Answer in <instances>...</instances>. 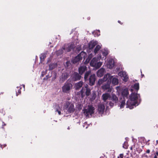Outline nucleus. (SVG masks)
<instances>
[{
	"label": "nucleus",
	"mask_w": 158,
	"mask_h": 158,
	"mask_svg": "<svg viewBox=\"0 0 158 158\" xmlns=\"http://www.w3.org/2000/svg\"><path fill=\"white\" fill-rule=\"evenodd\" d=\"M150 152V150L149 149H148L146 151V153H149Z\"/></svg>",
	"instance_id": "58836bf2"
},
{
	"label": "nucleus",
	"mask_w": 158,
	"mask_h": 158,
	"mask_svg": "<svg viewBox=\"0 0 158 158\" xmlns=\"http://www.w3.org/2000/svg\"><path fill=\"white\" fill-rule=\"evenodd\" d=\"M125 105V101L124 100L122 101L121 102V104L120 105V108L122 109L123 108L124 106Z\"/></svg>",
	"instance_id": "2f4dec72"
},
{
	"label": "nucleus",
	"mask_w": 158,
	"mask_h": 158,
	"mask_svg": "<svg viewBox=\"0 0 158 158\" xmlns=\"http://www.w3.org/2000/svg\"><path fill=\"white\" fill-rule=\"evenodd\" d=\"M102 53L103 56H106L108 54L109 52L107 49H104L102 50Z\"/></svg>",
	"instance_id": "cd10ccee"
},
{
	"label": "nucleus",
	"mask_w": 158,
	"mask_h": 158,
	"mask_svg": "<svg viewBox=\"0 0 158 158\" xmlns=\"http://www.w3.org/2000/svg\"><path fill=\"white\" fill-rule=\"evenodd\" d=\"M95 75L94 74L91 75L89 78V85H93L95 83Z\"/></svg>",
	"instance_id": "2eb2a0df"
},
{
	"label": "nucleus",
	"mask_w": 158,
	"mask_h": 158,
	"mask_svg": "<svg viewBox=\"0 0 158 158\" xmlns=\"http://www.w3.org/2000/svg\"><path fill=\"white\" fill-rule=\"evenodd\" d=\"M120 88L119 86H117L116 87V89L117 90V92H119Z\"/></svg>",
	"instance_id": "c9c22d12"
},
{
	"label": "nucleus",
	"mask_w": 158,
	"mask_h": 158,
	"mask_svg": "<svg viewBox=\"0 0 158 158\" xmlns=\"http://www.w3.org/2000/svg\"><path fill=\"white\" fill-rule=\"evenodd\" d=\"M69 76L68 74L67 73H62L60 77V81L63 82L66 80Z\"/></svg>",
	"instance_id": "a211bd4d"
},
{
	"label": "nucleus",
	"mask_w": 158,
	"mask_h": 158,
	"mask_svg": "<svg viewBox=\"0 0 158 158\" xmlns=\"http://www.w3.org/2000/svg\"><path fill=\"white\" fill-rule=\"evenodd\" d=\"M154 158H157V156L155 154L154 156Z\"/></svg>",
	"instance_id": "c03bdc74"
},
{
	"label": "nucleus",
	"mask_w": 158,
	"mask_h": 158,
	"mask_svg": "<svg viewBox=\"0 0 158 158\" xmlns=\"http://www.w3.org/2000/svg\"><path fill=\"white\" fill-rule=\"evenodd\" d=\"M102 99L104 102H106V101L108 99L110 100V95L108 93H106L102 94Z\"/></svg>",
	"instance_id": "4468645a"
},
{
	"label": "nucleus",
	"mask_w": 158,
	"mask_h": 158,
	"mask_svg": "<svg viewBox=\"0 0 158 158\" xmlns=\"http://www.w3.org/2000/svg\"><path fill=\"white\" fill-rule=\"evenodd\" d=\"M20 89H20H19L18 90V93H19V94H20V92H21Z\"/></svg>",
	"instance_id": "79ce46f5"
},
{
	"label": "nucleus",
	"mask_w": 158,
	"mask_h": 158,
	"mask_svg": "<svg viewBox=\"0 0 158 158\" xmlns=\"http://www.w3.org/2000/svg\"><path fill=\"white\" fill-rule=\"evenodd\" d=\"M87 70L86 67L84 65L81 66L78 68L79 73L81 75Z\"/></svg>",
	"instance_id": "dca6fc26"
},
{
	"label": "nucleus",
	"mask_w": 158,
	"mask_h": 158,
	"mask_svg": "<svg viewBox=\"0 0 158 158\" xmlns=\"http://www.w3.org/2000/svg\"><path fill=\"white\" fill-rule=\"evenodd\" d=\"M73 85L71 83L66 82L62 87V91L64 93H69Z\"/></svg>",
	"instance_id": "39448f33"
},
{
	"label": "nucleus",
	"mask_w": 158,
	"mask_h": 158,
	"mask_svg": "<svg viewBox=\"0 0 158 158\" xmlns=\"http://www.w3.org/2000/svg\"><path fill=\"white\" fill-rule=\"evenodd\" d=\"M111 76L112 77L111 81L112 80V83L113 85H118V78L115 77H113V76L111 75Z\"/></svg>",
	"instance_id": "aec40b11"
},
{
	"label": "nucleus",
	"mask_w": 158,
	"mask_h": 158,
	"mask_svg": "<svg viewBox=\"0 0 158 158\" xmlns=\"http://www.w3.org/2000/svg\"><path fill=\"white\" fill-rule=\"evenodd\" d=\"M97 44V41H91L89 44V48L90 49H92Z\"/></svg>",
	"instance_id": "6ab92c4d"
},
{
	"label": "nucleus",
	"mask_w": 158,
	"mask_h": 158,
	"mask_svg": "<svg viewBox=\"0 0 158 158\" xmlns=\"http://www.w3.org/2000/svg\"><path fill=\"white\" fill-rule=\"evenodd\" d=\"M110 101L109 102V105L110 106L112 107L114 105V104L118 102V99L117 96L114 94H112L110 95Z\"/></svg>",
	"instance_id": "6e6552de"
},
{
	"label": "nucleus",
	"mask_w": 158,
	"mask_h": 158,
	"mask_svg": "<svg viewBox=\"0 0 158 158\" xmlns=\"http://www.w3.org/2000/svg\"><path fill=\"white\" fill-rule=\"evenodd\" d=\"M92 56H93L91 53L89 55L88 58L86 59V60L85 62L84 63L85 64L88 63Z\"/></svg>",
	"instance_id": "a878e982"
},
{
	"label": "nucleus",
	"mask_w": 158,
	"mask_h": 158,
	"mask_svg": "<svg viewBox=\"0 0 158 158\" xmlns=\"http://www.w3.org/2000/svg\"><path fill=\"white\" fill-rule=\"evenodd\" d=\"M65 109L69 113H73L75 110L73 104L69 102H66L65 105Z\"/></svg>",
	"instance_id": "0eeeda50"
},
{
	"label": "nucleus",
	"mask_w": 158,
	"mask_h": 158,
	"mask_svg": "<svg viewBox=\"0 0 158 158\" xmlns=\"http://www.w3.org/2000/svg\"><path fill=\"white\" fill-rule=\"evenodd\" d=\"M95 109L92 106H88L86 108L83 110L84 113L87 117H89L95 112Z\"/></svg>",
	"instance_id": "7ed1b4c3"
},
{
	"label": "nucleus",
	"mask_w": 158,
	"mask_h": 158,
	"mask_svg": "<svg viewBox=\"0 0 158 158\" xmlns=\"http://www.w3.org/2000/svg\"><path fill=\"white\" fill-rule=\"evenodd\" d=\"M96 97V95L95 94H94V96H93V98H94V99Z\"/></svg>",
	"instance_id": "a19ab883"
},
{
	"label": "nucleus",
	"mask_w": 158,
	"mask_h": 158,
	"mask_svg": "<svg viewBox=\"0 0 158 158\" xmlns=\"http://www.w3.org/2000/svg\"><path fill=\"white\" fill-rule=\"evenodd\" d=\"M84 92L86 94L87 96H88L89 95L90 93V89L87 88V85L85 86V88H83L81 90V94L83 97Z\"/></svg>",
	"instance_id": "9b49d317"
},
{
	"label": "nucleus",
	"mask_w": 158,
	"mask_h": 158,
	"mask_svg": "<svg viewBox=\"0 0 158 158\" xmlns=\"http://www.w3.org/2000/svg\"><path fill=\"white\" fill-rule=\"evenodd\" d=\"M104 70V69L103 68L100 69L97 72V76L99 77H102L103 74Z\"/></svg>",
	"instance_id": "412c9836"
},
{
	"label": "nucleus",
	"mask_w": 158,
	"mask_h": 158,
	"mask_svg": "<svg viewBox=\"0 0 158 158\" xmlns=\"http://www.w3.org/2000/svg\"><path fill=\"white\" fill-rule=\"evenodd\" d=\"M62 51H63V50H59L57 52V53H59L60 54H61L63 53V52H62Z\"/></svg>",
	"instance_id": "e433bc0d"
},
{
	"label": "nucleus",
	"mask_w": 158,
	"mask_h": 158,
	"mask_svg": "<svg viewBox=\"0 0 158 158\" xmlns=\"http://www.w3.org/2000/svg\"><path fill=\"white\" fill-rule=\"evenodd\" d=\"M17 88H19V87H17Z\"/></svg>",
	"instance_id": "8fccbe9b"
},
{
	"label": "nucleus",
	"mask_w": 158,
	"mask_h": 158,
	"mask_svg": "<svg viewBox=\"0 0 158 158\" xmlns=\"http://www.w3.org/2000/svg\"><path fill=\"white\" fill-rule=\"evenodd\" d=\"M96 36H98L100 35V32L99 31H97L96 32Z\"/></svg>",
	"instance_id": "f704fd0d"
},
{
	"label": "nucleus",
	"mask_w": 158,
	"mask_h": 158,
	"mask_svg": "<svg viewBox=\"0 0 158 158\" xmlns=\"http://www.w3.org/2000/svg\"><path fill=\"white\" fill-rule=\"evenodd\" d=\"M118 23H120V21H118Z\"/></svg>",
	"instance_id": "a18cd8bd"
},
{
	"label": "nucleus",
	"mask_w": 158,
	"mask_h": 158,
	"mask_svg": "<svg viewBox=\"0 0 158 158\" xmlns=\"http://www.w3.org/2000/svg\"><path fill=\"white\" fill-rule=\"evenodd\" d=\"M128 94V91L127 89H124L122 92V95L123 96V98L127 97Z\"/></svg>",
	"instance_id": "b1692460"
},
{
	"label": "nucleus",
	"mask_w": 158,
	"mask_h": 158,
	"mask_svg": "<svg viewBox=\"0 0 158 158\" xmlns=\"http://www.w3.org/2000/svg\"><path fill=\"white\" fill-rule=\"evenodd\" d=\"M156 155L157 156H158V152H156Z\"/></svg>",
	"instance_id": "37998d69"
},
{
	"label": "nucleus",
	"mask_w": 158,
	"mask_h": 158,
	"mask_svg": "<svg viewBox=\"0 0 158 158\" xmlns=\"http://www.w3.org/2000/svg\"><path fill=\"white\" fill-rule=\"evenodd\" d=\"M142 139L143 140L144 139V138H142Z\"/></svg>",
	"instance_id": "de8ad7c7"
},
{
	"label": "nucleus",
	"mask_w": 158,
	"mask_h": 158,
	"mask_svg": "<svg viewBox=\"0 0 158 158\" xmlns=\"http://www.w3.org/2000/svg\"><path fill=\"white\" fill-rule=\"evenodd\" d=\"M111 75L110 74L107 73L104 75L103 79H100L98 80V84L100 85L104 82L106 81L108 79H111Z\"/></svg>",
	"instance_id": "1a4fd4ad"
},
{
	"label": "nucleus",
	"mask_w": 158,
	"mask_h": 158,
	"mask_svg": "<svg viewBox=\"0 0 158 158\" xmlns=\"http://www.w3.org/2000/svg\"><path fill=\"white\" fill-rule=\"evenodd\" d=\"M56 111H57L59 115L61 114L60 109H61L62 106H60L59 105H57L56 106Z\"/></svg>",
	"instance_id": "393cba45"
},
{
	"label": "nucleus",
	"mask_w": 158,
	"mask_h": 158,
	"mask_svg": "<svg viewBox=\"0 0 158 158\" xmlns=\"http://www.w3.org/2000/svg\"><path fill=\"white\" fill-rule=\"evenodd\" d=\"M134 88L137 92L139 88V84L138 83H135L134 85Z\"/></svg>",
	"instance_id": "7c9ffc66"
},
{
	"label": "nucleus",
	"mask_w": 158,
	"mask_h": 158,
	"mask_svg": "<svg viewBox=\"0 0 158 158\" xmlns=\"http://www.w3.org/2000/svg\"><path fill=\"white\" fill-rule=\"evenodd\" d=\"M134 147H135V146H134V145H133V146H131V148H130V149H131V150H132L133 148H134Z\"/></svg>",
	"instance_id": "ea45409f"
},
{
	"label": "nucleus",
	"mask_w": 158,
	"mask_h": 158,
	"mask_svg": "<svg viewBox=\"0 0 158 158\" xmlns=\"http://www.w3.org/2000/svg\"><path fill=\"white\" fill-rule=\"evenodd\" d=\"M57 64L56 63H53L49 65V70H51L56 67Z\"/></svg>",
	"instance_id": "c85d7f7f"
},
{
	"label": "nucleus",
	"mask_w": 158,
	"mask_h": 158,
	"mask_svg": "<svg viewBox=\"0 0 158 158\" xmlns=\"http://www.w3.org/2000/svg\"><path fill=\"white\" fill-rule=\"evenodd\" d=\"M106 81L107 83L102 86V88L104 91L107 90L108 92H111L112 91V87L110 86L111 79H108Z\"/></svg>",
	"instance_id": "423d86ee"
},
{
	"label": "nucleus",
	"mask_w": 158,
	"mask_h": 158,
	"mask_svg": "<svg viewBox=\"0 0 158 158\" xmlns=\"http://www.w3.org/2000/svg\"><path fill=\"white\" fill-rule=\"evenodd\" d=\"M136 156H138V155H136Z\"/></svg>",
	"instance_id": "3c124183"
},
{
	"label": "nucleus",
	"mask_w": 158,
	"mask_h": 158,
	"mask_svg": "<svg viewBox=\"0 0 158 158\" xmlns=\"http://www.w3.org/2000/svg\"><path fill=\"white\" fill-rule=\"evenodd\" d=\"M68 129H69V127L68 128Z\"/></svg>",
	"instance_id": "09e8293b"
},
{
	"label": "nucleus",
	"mask_w": 158,
	"mask_h": 158,
	"mask_svg": "<svg viewBox=\"0 0 158 158\" xmlns=\"http://www.w3.org/2000/svg\"><path fill=\"white\" fill-rule=\"evenodd\" d=\"M123 147L127 149L128 148V143L127 142H125L124 144L123 145Z\"/></svg>",
	"instance_id": "473e14b6"
},
{
	"label": "nucleus",
	"mask_w": 158,
	"mask_h": 158,
	"mask_svg": "<svg viewBox=\"0 0 158 158\" xmlns=\"http://www.w3.org/2000/svg\"><path fill=\"white\" fill-rule=\"evenodd\" d=\"M86 53L85 52L82 51L80 54H78L77 56L75 57L72 60L73 63H76L82 59L83 58L84 59L86 57Z\"/></svg>",
	"instance_id": "20e7f679"
},
{
	"label": "nucleus",
	"mask_w": 158,
	"mask_h": 158,
	"mask_svg": "<svg viewBox=\"0 0 158 158\" xmlns=\"http://www.w3.org/2000/svg\"><path fill=\"white\" fill-rule=\"evenodd\" d=\"M101 48V46L100 45H97L95 48L94 50V54L95 55L98 52L99 50Z\"/></svg>",
	"instance_id": "bb28decb"
},
{
	"label": "nucleus",
	"mask_w": 158,
	"mask_h": 158,
	"mask_svg": "<svg viewBox=\"0 0 158 158\" xmlns=\"http://www.w3.org/2000/svg\"><path fill=\"white\" fill-rule=\"evenodd\" d=\"M139 96V95L137 93H132L130 96V99L127 102L126 108L131 109L133 108V106H138Z\"/></svg>",
	"instance_id": "f257e3e1"
},
{
	"label": "nucleus",
	"mask_w": 158,
	"mask_h": 158,
	"mask_svg": "<svg viewBox=\"0 0 158 158\" xmlns=\"http://www.w3.org/2000/svg\"><path fill=\"white\" fill-rule=\"evenodd\" d=\"M101 58V55H99L97 57L94 58L91 60L90 65L91 66L94 67L96 69L99 68L102 65V63L101 62H98Z\"/></svg>",
	"instance_id": "f03ea898"
},
{
	"label": "nucleus",
	"mask_w": 158,
	"mask_h": 158,
	"mask_svg": "<svg viewBox=\"0 0 158 158\" xmlns=\"http://www.w3.org/2000/svg\"><path fill=\"white\" fill-rule=\"evenodd\" d=\"M46 57V55L45 54H41L40 56V59L41 60H44Z\"/></svg>",
	"instance_id": "72a5a7b5"
},
{
	"label": "nucleus",
	"mask_w": 158,
	"mask_h": 158,
	"mask_svg": "<svg viewBox=\"0 0 158 158\" xmlns=\"http://www.w3.org/2000/svg\"><path fill=\"white\" fill-rule=\"evenodd\" d=\"M105 107L103 104L100 103L98 106V110L100 114H102L103 113L105 110Z\"/></svg>",
	"instance_id": "ddd939ff"
},
{
	"label": "nucleus",
	"mask_w": 158,
	"mask_h": 158,
	"mask_svg": "<svg viewBox=\"0 0 158 158\" xmlns=\"http://www.w3.org/2000/svg\"><path fill=\"white\" fill-rule=\"evenodd\" d=\"M83 85V82L81 81H80L79 82L77 83L75 85V88L76 89H79L81 86Z\"/></svg>",
	"instance_id": "4be33fe9"
},
{
	"label": "nucleus",
	"mask_w": 158,
	"mask_h": 158,
	"mask_svg": "<svg viewBox=\"0 0 158 158\" xmlns=\"http://www.w3.org/2000/svg\"><path fill=\"white\" fill-rule=\"evenodd\" d=\"M23 87L24 88V87H25V85H23Z\"/></svg>",
	"instance_id": "49530a36"
},
{
	"label": "nucleus",
	"mask_w": 158,
	"mask_h": 158,
	"mask_svg": "<svg viewBox=\"0 0 158 158\" xmlns=\"http://www.w3.org/2000/svg\"><path fill=\"white\" fill-rule=\"evenodd\" d=\"M91 73L90 71H88L87 72L85 75V77L84 78L85 80H86L87 79V78L88 77L89 75Z\"/></svg>",
	"instance_id": "c756f323"
},
{
	"label": "nucleus",
	"mask_w": 158,
	"mask_h": 158,
	"mask_svg": "<svg viewBox=\"0 0 158 158\" xmlns=\"http://www.w3.org/2000/svg\"><path fill=\"white\" fill-rule=\"evenodd\" d=\"M120 157L121 158H123V155L122 154H121L120 155Z\"/></svg>",
	"instance_id": "4c0bfd02"
},
{
	"label": "nucleus",
	"mask_w": 158,
	"mask_h": 158,
	"mask_svg": "<svg viewBox=\"0 0 158 158\" xmlns=\"http://www.w3.org/2000/svg\"><path fill=\"white\" fill-rule=\"evenodd\" d=\"M118 75L122 77L124 81L126 82L127 81L128 79V76L125 72L121 71L118 73Z\"/></svg>",
	"instance_id": "9d476101"
},
{
	"label": "nucleus",
	"mask_w": 158,
	"mask_h": 158,
	"mask_svg": "<svg viewBox=\"0 0 158 158\" xmlns=\"http://www.w3.org/2000/svg\"><path fill=\"white\" fill-rule=\"evenodd\" d=\"M73 78L75 80H80L81 76L77 73H74L73 74Z\"/></svg>",
	"instance_id": "5701e85b"
},
{
	"label": "nucleus",
	"mask_w": 158,
	"mask_h": 158,
	"mask_svg": "<svg viewBox=\"0 0 158 158\" xmlns=\"http://www.w3.org/2000/svg\"><path fill=\"white\" fill-rule=\"evenodd\" d=\"M107 68L110 69H112L114 66V60L110 59L107 62L106 65Z\"/></svg>",
	"instance_id": "f8f14e48"
},
{
	"label": "nucleus",
	"mask_w": 158,
	"mask_h": 158,
	"mask_svg": "<svg viewBox=\"0 0 158 158\" xmlns=\"http://www.w3.org/2000/svg\"><path fill=\"white\" fill-rule=\"evenodd\" d=\"M74 47V45L72 44H69L68 46H65L64 48H63L64 50H65V52H68L70 51L71 49H73Z\"/></svg>",
	"instance_id": "f3484780"
}]
</instances>
